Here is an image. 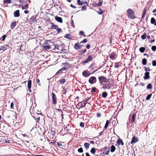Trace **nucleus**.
<instances>
[{
    "label": "nucleus",
    "mask_w": 156,
    "mask_h": 156,
    "mask_svg": "<svg viewBox=\"0 0 156 156\" xmlns=\"http://www.w3.org/2000/svg\"><path fill=\"white\" fill-rule=\"evenodd\" d=\"M116 54L115 53H112L109 56L110 58L112 60H114Z\"/></svg>",
    "instance_id": "obj_19"
},
{
    "label": "nucleus",
    "mask_w": 156,
    "mask_h": 156,
    "mask_svg": "<svg viewBox=\"0 0 156 156\" xmlns=\"http://www.w3.org/2000/svg\"><path fill=\"white\" fill-rule=\"evenodd\" d=\"M56 110H57L58 112L60 113H63V112L61 109H57Z\"/></svg>",
    "instance_id": "obj_56"
},
{
    "label": "nucleus",
    "mask_w": 156,
    "mask_h": 156,
    "mask_svg": "<svg viewBox=\"0 0 156 156\" xmlns=\"http://www.w3.org/2000/svg\"><path fill=\"white\" fill-rule=\"evenodd\" d=\"M135 115L133 114L131 118V122H133L135 120Z\"/></svg>",
    "instance_id": "obj_41"
},
{
    "label": "nucleus",
    "mask_w": 156,
    "mask_h": 156,
    "mask_svg": "<svg viewBox=\"0 0 156 156\" xmlns=\"http://www.w3.org/2000/svg\"><path fill=\"white\" fill-rule=\"evenodd\" d=\"M59 45H57V44H56L55 45L54 49H57V50H58L59 51H63V50H65V49H63L60 50L59 49Z\"/></svg>",
    "instance_id": "obj_25"
},
{
    "label": "nucleus",
    "mask_w": 156,
    "mask_h": 156,
    "mask_svg": "<svg viewBox=\"0 0 156 156\" xmlns=\"http://www.w3.org/2000/svg\"><path fill=\"white\" fill-rule=\"evenodd\" d=\"M98 13L99 14H102L103 13V12H102L101 9H100L99 11L98 12Z\"/></svg>",
    "instance_id": "obj_58"
},
{
    "label": "nucleus",
    "mask_w": 156,
    "mask_h": 156,
    "mask_svg": "<svg viewBox=\"0 0 156 156\" xmlns=\"http://www.w3.org/2000/svg\"><path fill=\"white\" fill-rule=\"evenodd\" d=\"M96 81V78L94 76L91 77L89 80V82L91 84L95 83Z\"/></svg>",
    "instance_id": "obj_5"
},
{
    "label": "nucleus",
    "mask_w": 156,
    "mask_h": 156,
    "mask_svg": "<svg viewBox=\"0 0 156 156\" xmlns=\"http://www.w3.org/2000/svg\"><path fill=\"white\" fill-rule=\"evenodd\" d=\"M14 103L12 102L10 104V108H13L14 107Z\"/></svg>",
    "instance_id": "obj_63"
},
{
    "label": "nucleus",
    "mask_w": 156,
    "mask_h": 156,
    "mask_svg": "<svg viewBox=\"0 0 156 156\" xmlns=\"http://www.w3.org/2000/svg\"><path fill=\"white\" fill-rule=\"evenodd\" d=\"M30 19L33 21H34L36 19V17L34 16H32Z\"/></svg>",
    "instance_id": "obj_45"
},
{
    "label": "nucleus",
    "mask_w": 156,
    "mask_h": 156,
    "mask_svg": "<svg viewBox=\"0 0 156 156\" xmlns=\"http://www.w3.org/2000/svg\"><path fill=\"white\" fill-rule=\"evenodd\" d=\"M70 23L71 24V26L72 27H74L75 26L74 24V22L73 20H72L71 22H70Z\"/></svg>",
    "instance_id": "obj_54"
},
{
    "label": "nucleus",
    "mask_w": 156,
    "mask_h": 156,
    "mask_svg": "<svg viewBox=\"0 0 156 156\" xmlns=\"http://www.w3.org/2000/svg\"><path fill=\"white\" fill-rule=\"evenodd\" d=\"M80 125L81 127H84V123L83 122H80Z\"/></svg>",
    "instance_id": "obj_59"
},
{
    "label": "nucleus",
    "mask_w": 156,
    "mask_h": 156,
    "mask_svg": "<svg viewBox=\"0 0 156 156\" xmlns=\"http://www.w3.org/2000/svg\"><path fill=\"white\" fill-rule=\"evenodd\" d=\"M115 149L116 148L114 145H112L111 147V151L112 152H114L115 151Z\"/></svg>",
    "instance_id": "obj_24"
},
{
    "label": "nucleus",
    "mask_w": 156,
    "mask_h": 156,
    "mask_svg": "<svg viewBox=\"0 0 156 156\" xmlns=\"http://www.w3.org/2000/svg\"><path fill=\"white\" fill-rule=\"evenodd\" d=\"M62 71L60 69L56 73V74L58 75V74H61L62 73Z\"/></svg>",
    "instance_id": "obj_52"
},
{
    "label": "nucleus",
    "mask_w": 156,
    "mask_h": 156,
    "mask_svg": "<svg viewBox=\"0 0 156 156\" xmlns=\"http://www.w3.org/2000/svg\"><path fill=\"white\" fill-rule=\"evenodd\" d=\"M55 19L56 21H57V22L59 23H62V18L60 17H59L57 16H56L55 17Z\"/></svg>",
    "instance_id": "obj_13"
},
{
    "label": "nucleus",
    "mask_w": 156,
    "mask_h": 156,
    "mask_svg": "<svg viewBox=\"0 0 156 156\" xmlns=\"http://www.w3.org/2000/svg\"><path fill=\"white\" fill-rule=\"evenodd\" d=\"M31 83H32V81L31 80H29L28 82L27 83V87L28 88V89H29L30 92L31 91H30V90L31 89Z\"/></svg>",
    "instance_id": "obj_16"
},
{
    "label": "nucleus",
    "mask_w": 156,
    "mask_h": 156,
    "mask_svg": "<svg viewBox=\"0 0 156 156\" xmlns=\"http://www.w3.org/2000/svg\"><path fill=\"white\" fill-rule=\"evenodd\" d=\"M101 113L99 112H98L97 113V116L98 117H101Z\"/></svg>",
    "instance_id": "obj_62"
},
{
    "label": "nucleus",
    "mask_w": 156,
    "mask_h": 156,
    "mask_svg": "<svg viewBox=\"0 0 156 156\" xmlns=\"http://www.w3.org/2000/svg\"><path fill=\"white\" fill-rule=\"evenodd\" d=\"M87 51V50L85 49H84L83 50L81 51H80V53L81 54H83V53H85Z\"/></svg>",
    "instance_id": "obj_47"
},
{
    "label": "nucleus",
    "mask_w": 156,
    "mask_h": 156,
    "mask_svg": "<svg viewBox=\"0 0 156 156\" xmlns=\"http://www.w3.org/2000/svg\"><path fill=\"white\" fill-rule=\"evenodd\" d=\"M8 48V46L6 45L0 47V53H2L5 50H6Z\"/></svg>",
    "instance_id": "obj_8"
},
{
    "label": "nucleus",
    "mask_w": 156,
    "mask_h": 156,
    "mask_svg": "<svg viewBox=\"0 0 156 156\" xmlns=\"http://www.w3.org/2000/svg\"><path fill=\"white\" fill-rule=\"evenodd\" d=\"M14 16L15 17H19L20 16V13L19 10H17L14 12Z\"/></svg>",
    "instance_id": "obj_12"
},
{
    "label": "nucleus",
    "mask_w": 156,
    "mask_h": 156,
    "mask_svg": "<svg viewBox=\"0 0 156 156\" xmlns=\"http://www.w3.org/2000/svg\"><path fill=\"white\" fill-rule=\"evenodd\" d=\"M66 81V80L65 79H62L59 80V82L61 84H63Z\"/></svg>",
    "instance_id": "obj_33"
},
{
    "label": "nucleus",
    "mask_w": 156,
    "mask_h": 156,
    "mask_svg": "<svg viewBox=\"0 0 156 156\" xmlns=\"http://www.w3.org/2000/svg\"><path fill=\"white\" fill-rule=\"evenodd\" d=\"M102 4V1H99V2L97 4L98 6H100Z\"/></svg>",
    "instance_id": "obj_61"
},
{
    "label": "nucleus",
    "mask_w": 156,
    "mask_h": 156,
    "mask_svg": "<svg viewBox=\"0 0 156 156\" xmlns=\"http://www.w3.org/2000/svg\"><path fill=\"white\" fill-rule=\"evenodd\" d=\"M87 41V39L86 38H85L82 41H81L80 42V43H86Z\"/></svg>",
    "instance_id": "obj_43"
},
{
    "label": "nucleus",
    "mask_w": 156,
    "mask_h": 156,
    "mask_svg": "<svg viewBox=\"0 0 156 156\" xmlns=\"http://www.w3.org/2000/svg\"><path fill=\"white\" fill-rule=\"evenodd\" d=\"M52 97L53 103L54 105H55L57 104L56 97L55 94L53 93H52Z\"/></svg>",
    "instance_id": "obj_6"
},
{
    "label": "nucleus",
    "mask_w": 156,
    "mask_h": 156,
    "mask_svg": "<svg viewBox=\"0 0 156 156\" xmlns=\"http://www.w3.org/2000/svg\"><path fill=\"white\" fill-rule=\"evenodd\" d=\"M138 141V139L137 137L134 136L133 137L132 139V140L131 141L130 143L131 144H133L135 143Z\"/></svg>",
    "instance_id": "obj_9"
},
{
    "label": "nucleus",
    "mask_w": 156,
    "mask_h": 156,
    "mask_svg": "<svg viewBox=\"0 0 156 156\" xmlns=\"http://www.w3.org/2000/svg\"><path fill=\"white\" fill-rule=\"evenodd\" d=\"M152 66H156V61H152Z\"/></svg>",
    "instance_id": "obj_55"
},
{
    "label": "nucleus",
    "mask_w": 156,
    "mask_h": 156,
    "mask_svg": "<svg viewBox=\"0 0 156 156\" xmlns=\"http://www.w3.org/2000/svg\"><path fill=\"white\" fill-rule=\"evenodd\" d=\"M150 78L149 73L146 72L145 73V76H144V80L148 79Z\"/></svg>",
    "instance_id": "obj_14"
},
{
    "label": "nucleus",
    "mask_w": 156,
    "mask_h": 156,
    "mask_svg": "<svg viewBox=\"0 0 156 156\" xmlns=\"http://www.w3.org/2000/svg\"><path fill=\"white\" fill-rule=\"evenodd\" d=\"M93 57L91 55H89L88 56L87 59L83 61L82 63H87L89 62L92 61L93 60Z\"/></svg>",
    "instance_id": "obj_4"
},
{
    "label": "nucleus",
    "mask_w": 156,
    "mask_h": 156,
    "mask_svg": "<svg viewBox=\"0 0 156 156\" xmlns=\"http://www.w3.org/2000/svg\"><path fill=\"white\" fill-rule=\"evenodd\" d=\"M96 88L95 87H94L91 89V92H94L96 91Z\"/></svg>",
    "instance_id": "obj_49"
},
{
    "label": "nucleus",
    "mask_w": 156,
    "mask_h": 156,
    "mask_svg": "<svg viewBox=\"0 0 156 156\" xmlns=\"http://www.w3.org/2000/svg\"><path fill=\"white\" fill-rule=\"evenodd\" d=\"M33 118L35 119V120L36 121V122H38V121L40 120V117L39 116L38 117H33Z\"/></svg>",
    "instance_id": "obj_36"
},
{
    "label": "nucleus",
    "mask_w": 156,
    "mask_h": 156,
    "mask_svg": "<svg viewBox=\"0 0 156 156\" xmlns=\"http://www.w3.org/2000/svg\"><path fill=\"white\" fill-rule=\"evenodd\" d=\"M74 46H75L74 48L76 49L77 50V49H79L81 48L82 47V46H83V45H81L79 44L78 42H77L75 44Z\"/></svg>",
    "instance_id": "obj_10"
},
{
    "label": "nucleus",
    "mask_w": 156,
    "mask_h": 156,
    "mask_svg": "<svg viewBox=\"0 0 156 156\" xmlns=\"http://www.w3.org/2000/svg\"><path fill=\"white\" fill-rule=\"evenodd\" d=\"M141 37L142 39H145L147 37L146 34H144L142 35L141 36Z\"/></svg>",
    "instance_id": "obj_40"
},
{
    "label": "nucleus",
    "mask_w": 156,
    "mask_h": 156,
    "mask_svg": "<svg viewBox=\"0 0 156 156\" xmlns=\"http://www.w3.org/2000/svg\"><path fill=\"white\" fill-rule=\"evenodd\" d=\"M90 144L87 143H85L84 144V146L86 149H87L89 147Z\"/></svg>",
    "instance_id": "obj_23"
},
{
    "label": "nucleus",
    "mask_w": 156,
    "mask_h": 156,
    "mask_svg": "<svg viewBox=\"0 0 156 156\" xmlns=\"http://www.w3.org/2000/svg\"><path fill=\"white\" fill-rule=\"evenodd\" d=\"M107 127H104V129L103 130V131H102V132H100L99 133V135H98V136H101L102 135V133L103 132V131L105 130V129H107Z\"/></svg>",
    "instance_id": "obj_50"
},
{
    "label": "nucleus",
    "mask_w": 156,
    "mask_h": 156,
    "mask_svg": "<svg viewBox=\"0 0 156 156\" xmlns=\"http://www.w3.org/2000/svg\"><path fill=\"white\" fill-rule=\"evenodd\" d=\"M152 85L151 83L148 84L147 86V89H151L152 88Z\"/></svg>",
    "instance_id": "obj_26"
},
{
    "label": "nucleus",
    "mask_w": 156,
    "mask_h": 156,
    "mask_svg": "<svg viewBox=\"0 0 156 156\" xmlns=\"http://www.w3.org/2000/svg\"><path fill=\"white\" fill-rule=\"evenodd\" d=\"M80 34L82 35L83 36H85V35L84 34V32L83 31H80L79 33Z\"/></svg>",
    "instance_id": "obj_48"
},
{
    "label": "nucleus",
    "mask_w": 156,
    "mask_h": 156,
    "mask_svg": "<svg viewBox=\"0 0 156 156\" xmlns=\"http://www.w3.org/2000/svg\"><path fill=\"white\" fill-rule=\"evenodd\" d=\"M83 75L85 77H87L90 76V73L87 72V70H85L82 73Z\"/></svg>",
    "instance_id": "obj_11"
},
{
    "label": "nucleus",
    "mask_w": 156,
    "mask_h": 156,
    "mask_svg": "<svg viewBox=\"0 0 156 156\" xmlns=\"http://www.w3.org/2000/svg\"><path fill=\"white\" fill-rule=\"evenodd\" d=\"M151 49L154 51H155L156 50V46H153L151 47Z\"/></svg>",
    "instance_id": "obj_44"
},
{
    "label": "nucleus",
    "mask_w": 156,
    "mask_h": 156,
    "mask_svg": "<svg viewBox=\"0 0 156 156\" xmlns=\"http://www.w3.org/2000/svg\"><path fill=\"white\" fill-rule=\"evenodd\" d=\"M78 151L79 153H82L83 152V150L82 147H80L79 148L78 150Z\"/></svg>",
    "instance_id": "obj_42"
},
{
    "label": "nucleus",
    "mask_w": 156,
    "mask_h": 156,
    "mask_svg": "<svg viewBox=\"0 0 156 156\" xmlns=\"http://www.w3.org/2000/svg\"><path fill=\"white\" fill-rule=\"evenodd\" d=\"M54 127H50L49 128V130L51 129V132H54L53 133L51 134V136L50 137L51 142L49 143V144H50L51 143L53 144L56 142V137L55 135V130H54Z\"/></svg>",
    "instance_id": "obj_1"
},
{
    "label": "nucleus",
    "mask_w": 156,
    "mask_h": 156,
    "mask_svg": "<svg viewBox=\"0 0 156 156\" xmlns=\"http://www.w3.org/2000/svg\"><path fill=\"white\" fill-rule=\"evenodd\" d=\"M86 7L85 6H83L82 7V10H85L86 9Z\"/></svg>",
    "instance_id": "obj_64"
},
{
    "label": "nucleus",
    "mask_w": 156,
    "mask_h": 156,
    "mask_svg": "<svg viewBox=\"0 0 156 156\" xmlns=\"http://www.w3.org/2000/svg\"><path fill=\"white\" fill-rule=\"evenodd\" d=\"M105 151L103 152V154H105L106 155L109 154V150L108 149L107 147H105L104 148Z\"/></svg>",
    "instance_id": "obj_18"
},
{
    "label": "nucleus",
    "mask_w": 156,
    "mask_h": 156,
    "mask_svg": "<svg viewBox=\"0 0 156 156\" xmlns=\"http://www.w3.org/2000/svg\"><path fill=\"white\" fill-rule=\"evenodd\" d=\"M56 30L57 31V32L58 33H59L60 31H62V30L61 28H58H58H57V29H56Z\"/></svg>",
    "instance_id": "obj_51"
},
{
    "label": "nucleus",
    "mask_w": 156,
    "mask_h": 156,
    "mask_svg": "<svg viewBox=\"0 0 156 156\" xmlns=\"http://www.w3.org/2000/svg\"><path fill=\"white\" fill-rule=\"evenodd\" d=\"M36 82L38 84V85L40 86L41 84L40 83V80L39 79H37L36 80Z\"/></svg>",
    "instance_id": "obj_53"
},
{
    "label": "nucleus",
    "mask_w": 156,
    "mask_h": 156,
    "mask_svg": "<svg viewBox=\"0 0 156 156\" xmlns=\"http://www.w3.org/2000/svg\"><path fill=\"white\" fill-rule=\"evenodd\" d=\"M114 67L115 68H117L119 67V63L118 62H115V63Z\"/></svg>",
    "instance_id": "obj_46"
},
{
    "label": "nucleus",
    "mask_w": 156,
    "mask_h": 156,
    "mask_svg": "<svg viewBox=\"0 0 156 156\" xmlns=\"http://www.w3.org/2000/svg\"><path fill=\"white\" fill-rule=\"evenodd\" d=\"M99 81H102L103 82H107L108 80V79H107L105 77L103 76H99L98 77Z\"/></svg>",
    "instance_id": "obj_7"
},
{
    "label": "nucleus",
    "mask_w": 156,
    "mask_h": 156,
    "mask_svg": "<svg viewBox=\"0 0 156 156\" xmlns=\"http://www.w3.org/2000/svg\"><path fill=\"white\" fill-rule=\"evenodd\" d=\"M6 37V36L5 35L3 36L2 37V41H4L5 39V38Z\"/></svg>",
    "instance_id": "obj_60"
},
{
    "label": "nucleus",
    "mask_w": 156,
    "mask_h": 156,
    "mask_svg": "<svg viewBox=\"0 0 156 156\" xmlns=\"http://www.w3.org/2000/svg\"><path fill=\"white\" fill-rule=\"evenodd\" d=\"M147 63V60L145 58H143L142 60V63L143 65H146Z\"/></svg>",
    "instance_id": "obj_27"
},
{
    "label": "nucleus",
    "mask_w": 156,
    "mask_h": 156,
    "mask_svg": "<svg viewBox=\"0 0 156 156\" xmlns=\"http://www.w3.org/2000/svg\"><path fill=\"white\" fill-rule=\"evenodd\" d=\"M151 96H152V94H151L148 95L147 96V97H146V100H150V99L151 98Z\"/></svg>",
    "instance_id": "obj_35"
},
{
    "label": "nucleus",
    "mask_w": 156,
    "mask_h": 156,
    "mask_svg": "<svg viewBox=\"0 0 156 156\" xmlns=\"http://www.w3.org/2000/svg\"><path fill=\"white\" fill-rule=\"evenodd\" d=\"M112 119V118H111L109 120H107L106 122V123L105 124V126L104 127H108L109 124V122L110 121H111V119Z\"/></svg>",
    "instance_id": "obj_28"
},
{
    "label": "nucleus",
    "mask_w": 156,
    "mask_h": 156,
    "mask_svg": "<svg viewBox=\"0 0 156 156\" xmlns=\"http://www.w3.org/2000/svg\"><path fill=\"white\" fill-rule=\"evenodd\" d=\"M113 86L112 84L110 83H108L107 84H103L102 87L105 89H109Z\"/></svg>",
    "instance_id": "obj_3"
},
{
    "label": "nucleus",
    "mask_w": 156,
    "mask_h": 156,
    "mask_svg": "<svg viewBox=\"0 0 156 156\" xmlns=\"http://www.w3.org/2000/svg\"><path fill=\"white\" fill-rule=\"evenodd\" d=\"M17 23V22L14 21L11 23L10 27L12 30L16 26Z\"/></svg>",
    "instance_id": "obj_17"
},
{
    "label": "nucleus",
    "mask_w": 156,
    "mask_h": 156,
    "mask_svg": "<svg viewBox=\"0 0 156 156\" xmlns=\"http://www.w3.org/2000/svg\"><path fill=\"white\" fill-rule=\"evenodd\" d=\"M43 48L45 50L49 49L50 48V46L49 45H46L43 46Z\"/></svg>",
    "instance_id": "obj_34"
},
{
    "label": "nucleus",
    "mask_w": 156,
    "mask_h": 156,
    "mask_svg": "<svg viewBox=\"0 0 156 156\" xmlns=\"http://www.w3.org/2000/svg\"><path fill=\"white\" fill-rule=\"evenodd\" d=\"M127 16L128 17L132 19H134L135 18L134 11L131 9H129L127 11Z\"/></svg>",
    "instance_id": "obj_2"
},
{
    "label": "nucleus",
    "mask_w": 156,
    "mask_h": 156,
    "mask_svg": "<svg viewBox=\"0 0 156 156\" xmlns=\"http://www.w3.org/2000/svg\"><path fill=\"white\" fill-rule=\"evenodd\" d=\"M117 143L118 145H120V144H121L122 146H123L124 145L123 142L122 141V140L120 138L118 139L117 141Z\"/></svg>",
    "instance_id": "obj_15"
},
{
    "label": "nucleus",
    "mask_w": 156,
    "mask_h": 156,
    "mask_svg": "<svg viewBox=\"0 0 156 156\" xmlns=\"http://www.w3.org/2000/svg\"><path fill=\"white\" fill-rule=\"evenodd\" d=\"M28 4H26L25 5H22L21 6V8L23 9H27L28 8Z\"/></svg>",
    "instance_id": "obj_22"
},
{
    "label": "nucleus",
    "mask_w": 156,
    "mask_h": 156,
    "mask_svg": "<svg viewBox=\"0 0 156 156\" xmlns=\"http://www.w3.org/2000/svg\"><path fill=\"white\" fill-rule=\"evenodd\" d=\"M151 23L156 26V21L155 19L154 18H151Z\"/></svg>",
    "instance_id": "obj_21"
},
{
    "label": "nucleus",
    "mask_w": 156,
    "mask_h": 156,
    "mask_svg": "<svg viewBox=\"0 0 156 156\" xmlns=\"http://www.w3.org/2000/svg\"><path fill=\"white\" fill-rule=\"evenodd\" d=\"M65 37L66 38L70 39V34H66L65 36Z\"/></svg>",
    "instance_id": "obj_38"
},
{
    "label": "nucleus",
    "mask_w": 156,
    "mask_h": 156,
    "mask_svg": "<svg viewBox=\"0 0 156 156\" xmlns=\"http://www.w3.org/2000/svg\"><path fill=\"white\" fill-rule=\"evenodd\" d=\"M11 0H4L3 2L4 3H11Z\"/></svg>",
    "instance_id": "obj_37"
},
{
    "label": "nucleus",
    "mask_w": 156,
    "mask_h": 156,
    "mask_svg": "<svg viewBox=\"0 0 156 156\" xmlns=\"http://www.w3.org/2000/svg\"><path fill=\"white\" fill-rule=\"evenodd\" d=\"M145 50V48L143 47H140L139 49L141 53L144 52Z\"/></svg>",
    "instance_id": "obj_32"
},
{
    "label": "nucleus",
    "mask_w": 156,
    "mask_h": 156,
    "mask_svg": "<svg viewBox=\"0 0 156 156\" xmlns=\"http://www.w3.org/2000/svg\"><path fill=\"white\" fill-rule=\"evenodd\" d=\"M146 10L145 9H144V11L143 12V14L142 15V18H144L145 15L146 14Z\"/></svg>",
    "instance_id": "obj_39"
},
{
    "label": "nucleus",
    "mask_w": 156,
    "mask_h": 156,
    "mask_svg": "<svg viewBox=\"0 0 156 156\" xmlns=\"http://www.w3.org/2000/svg\"><path fill=\"white\" fill-rule=\"evenodd\" d=\"M58 27V26L57 25H55L53 24H52L51 26V28L52 29H54L56 30Z\"/></svg>",
    "instance_id": "obj_30"
},
{
    "label": "nucleus",
    "mask_w": 156,
    "mask_h": 156,
    "mask_svg": "<svg viewBox=\"0 0 156 156\" xmlns=\"http://www.w3.org/2000/svg\"><path fill=\"white\" fill-rule=\"evenodd\" d=\"M144 70H145V71H146V72L147 71H149L150 70V69L149 68H146V67H144Z\"/></svg>",
    "instance_id": "obj_57"
},
{
    "label": "nucleus",
    "mask_w": 156,
    "mask_h": 156,
    "mask_svg": "<svg viewBox=\"0 0 156 156\" xmlns=\"http://www.w3.org/2000/svg\"><path fill=\"white\" fill-rule=\"evenodd\" d=\"M108 95V94L106 92L103 93L102 94V97L104 98H106Z\"/></svg>",
    "instance_id": "obj_29"
},
{
    "label": "nucleus",
    "mask_w": 156,
    "mask_h": 156,
    "mask_svg": "<svg viewBox=\"0 0 156 156\" xmlns=\"http://www.w3.org/2000/svg\"><path fill=\"white\" fill-rule=\"evenodd\" d=\"M90 152L92 154H94L96 152V150L95 148L93 147L90 150Z\"/></svg>",
    "instance_id": "obj_31"
},
{
    "label": "nucleus",
    "mask_w": 156,
    "mask_h": 156,
    "mask_svg": "<svg viewBox=\"0 0 156 156\" xmlns=\"http://www.w3.org/2000/svg\"><path fill=\"white\" fill-rule=\"evenodd\" d=\"M89 101V99L86 98L83 101V107H84L85 106L87 102Z\"/></svg>",
    "instance_id": "obj_20"
}]
</instances>
